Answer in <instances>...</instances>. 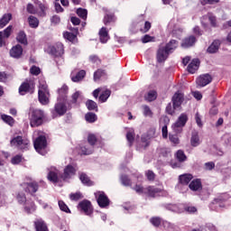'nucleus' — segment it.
Listing matches in <instances>:
<instances>
[{"label": "nucleus", "mask_w": 231, "mask_h": 231, "mask_svg": "<svg viewBox=\"0 0 231 231\" xmlns=\"http://www.w3.org/2000/svg\"><path fill=\"white\" fill-rule=\"evenodd\" d=\"M36 231H48V226L42 219H38L34 222Z\"/></svg>", "instance_id": "nucleus-30"}, {"label": "nucleus", "mask_w": 231, "mask_h": 231, "mask_svg": "<svg viewBox=\"0 0 231 231\" xmlns=\"http://www.w3.org/2000/svg\"><path fill=\"white\" fill-rule=\"evenodd\" d=\"M137 194H147V188H143L141 185H135V187L133 188Z\"/></svg>", "instance_id": "nucleus-44"}, {"label": "nucleus", "mask_w": 231, "mask_h": 231, "mask_svg": "<svg viewBox=\"0 0 231 231\" xmlns=\"http://www.w3.org/2000/svg\"><path fill=\"white\" fill-rule=\"evenodd\" d=\"M143 111L144 116H152V111H151V108L148 106H143Z\"/></svg>", "instance_id": "nucleus-56"}, {"label": "nucleus", "mask_w": 231, "mask_h": 231, "mask_svg": "<svg viewBox=\"0 0 231 231\" xmlns=\"http://www.w3.org/2000/svg\"><path fill=\"white\" fill-rule=\"evenodd\" d=\"M88 142L91 145H95V143H97V136L95 134H88Z\"/></svg>", "instance_id": "nucleus-57"}, {"label": "nucleus", "mask_w": 231, "mask_h": 231, "mask_svg": "<svg viewBox=\"0 0 231 231\" xmlns=\"http://www.w3.org/2000/svg\"><path fill=\"white\" fill-rule=\"evenodd\" d=\"M176 158L179 160V162H185L187 160V155H185V152L183 151L179 150L176 152Z\"/></svg>", "instance_id": "nucleus-42"}, {"label": "nucleus", "mask_w": 231, "mask_h": 231, "mask_svg": "<svg viewBox=\"0 0 231 231\" xmlns=\"http://www.w3.org/2000/svg\"><path fill=\"white\" fill-rule=\"evenodd\" d=\"M169 138L171 143H174L175 145H178V143H180V139L178 138V135L170 134Z\"/></svg>", "instance_id": "nucleus-59"}, {"label": "nucleus", "mask_w": 231, "mask_h": 231, "mask_svg": "<svg viewBox=\"0 0 231 231\" xmlns=\"http://www.w3.org/2000/svg\"><path fill=\"white\" fill-rule=\"evenodd\" d=\"M70 32H65L63 33L64 39L67 41H69V42H72V44H77L79 42V38H77V35H79V28H70Z\"/></svg>", "instance_id": "nucleus-9"}, {"label": "nucleus", "mask_w": 231, "mask_h": 231, "mask_svg": "<svg viewBox=\"0 0 231 231\" xmlns=\"http://www.w3.org/2000/svg\"><path fill=\"white\" fill-rule=\"evenodd\" d=\"M46 136L42 134H40L34 141V149L37 151V152H41L42 149H46Z\"/></svg>", "instance_id": "nucleus-14"}, {"label": "nucleus", "mask_w": 231, "mask_h": 231, "mask_svg": "<svg viewBox=\"0 0 231 231\" xmlns=\"http://www.w3.org/2000/svg\"><path fill=\"white\" fill-rule=\"evenodd\" d=\"M86 106L89 111H95V109L98 108L97 103L91 99H88L86 103Z\"/></svg>", "instance_id": "nucleus-41"}, {"label": "nucleus", "mask_w": 231, "mask_h": 231, "mask_svg": "<svg viewBox=\"0 0 231 231\" xmlns=\"http://www.w3.org/2000/svg\"><path fill=\"white\" fill-rule=\"evenodd\" d=\"M32 75H39L41 73V69L36 66H32L30 69Z\"/></svg>", "instance_id": "nucleus-62"}, {"label": "nucleus", "mask_w": 231, "mask_h": 231, "mask_svg": "<svg viewBox=\"0 0 231 231\" xmlns=\"http://www.w3.org/2000/svg\"><path fill=\"white\" fill-rule=\"evenodd\" d=\"M172 104L174 106V107H178L180 109V107L181 106V104H183V94L180 91L176 92L173 97H172Z\"/></svg>", "instance_id": "nucleus-20"}, {"label": "nucleus", "mask_w": 231, "mask_h": 231, "mask_svg": "<svg viewBox=\"0 0 231 231\" xmlns=\"http://www.w3.org/2000/svg\"><path fill=\"white\" fill-rule=\"evenodd\" d=\"M79 208L82 210L87 216H91L93 214V207L89 200H83L79 202Z\"/></svg>", "instance_id": "nucleus-15"}, {"label": "nucleus", "mask_w": 231, "mask_h": 231, "mask_svg": "<svg viewBox=\"0 0 231 231\" xmlns=\"http://www.w3.org/2000/svg\"><path fill=\"white\" fill-rule=\"evenodd\" d=\"M16 41L20 42V44H23L26 46L28 44V38L26 37V32L24 31H20L16 36Z\"/></svg>", "instance_id": "nucleus-28"}, {"label": "nucleus", "mask_w": 231, "mask_h": 231, "mask_svg": "<svg viewBox=\"0 0 231 231\" xmlns=\"http://www.w3.org/2000/svg\"><path fill=\"white\" fill-rule=\"evenodd\" d=\"M86 77V70H80L76 76L71 78L72 82H80Z\"/></svg>", "instance_id": "nucleus-34"}, {"label": "nucleus", "mask_w": 231, "mask_h": 231, "mask_svg": "<svg viewBox=\"0 0 231 231\" xmlns=\"http://www.w3.org/2000/svg\"><path fill=\"white\" fill-rule=\"evenodd\" d=\"M54 111L57 115L62 116L63 115H66L68 108L63 102H58L54 106Z\"/></svg>", "instance_id": "nucleus-22"}, {"label": "nucleus", "mask_w": 231, "mask_h": 231, "mask_svg": "<svg viewBox=\"0 0 231 231\" xmlns=\"http://www.w3.org/2000/svg\"><path fill=\"white\" fill-rule=\"evenodd\" d=\"M12 32H14V26L12 25H8L4 31L0 32V48L6 46L5 39H9L10 35H12Z\"/></svg>", "instance_id": "nucleus-10"}, {"label": "nucleus", "mask_w": 231, "mask_h": 231, "mask_svg": "<svg viewBox=\"0 0 231 231\" xmlns=\"http://www.w3.org/2000/svg\"><path fill=\"white\" fill-rule=\"evenodd\" d=\"M157 94L154 90H150L144 97L145 100L148 102H152L153 100H156Z\"/></svg>", "instance_id": "nucleus-35"}, {"label": "nucleus", "mask_w": 231, "mask_h": 231, "mask_svg": "<svg viewBox=\"0 0 231 231\" xmlns=\"http://www.w3.org/2000/svg\"><path fill=\"white\" fill-rule=\"evenodd\" d=\"M146 178L149 180V181H153L156 175H154V172L152 171H146Z\"/></svg>", "instance_id": "nucleus-61"}, {"label": "nucleus", "mask_w": 231, "mask_h": 231, "mask_svg": "<svg viewBox=\"0 0 231 231\" xmlns=\"http://www.w3.org/2000/svg\"><path fill=\"white\" fill-rule=\"evenodd\" d=\"M22 186L25 192H29V194H35L39 190V184L35 181L24 182Z\"/></svg>", "instance_id": "nucleus-19"}, {"label": "nucleus", "mask_w": 231, "mask_h": 231, "mask_svg": "<svg viewBox=\"0 0 231 231\" xmlns=\"http://www.w3.org/2000/svg\"><path fill=\"white\" fill-rule=\"evenodd\" d=\"M180 46V42L171 40L164 47H160L157 51V59H169V55L174 53Z\"/></svg>", "instance_id": "nucleus-1"}, {"label": "nucleus", "mask_w": 231, "mask_h": 231, "mask_svg": "<svg viewBox=\"0 0 231 231\" xmlns=\"http://www.w3.org/2000/svg\"><path fill=\"white\" fill-rule=\"evenodd\" d=\"M10 144L12 147H16V149L23 151L24 149H28L30 141L21 135H17L10 141Z\"/></svg>", "instance_id": "nucleus-3"}, {"label": "nucleus", "mask_w": 231, "mask_h": 231, "mask_svg": "<svg viewBox=\"0 0 231 231\" xmlns=\"http://www.w3.org/2000/svg\"><path fill=\"white\" fill-rule=\"evenodd\" d=\"M21 162H23V156H21V155H16L14 157H13L11 160V162L13 163V165H17V164L21 163Z\"/></svg>", "instance_id": "nucleus-55"}, {"label": "nucleus", "mask_w": 231, "mask_h": 231, "mask_svg": "<svg viewBox=\"0 0 231 231\" xmlns=\"http://www.w3.org/2000/svg\"><path fill=\"white\" fill-rule=\"evenodd\" d=\"M192 178H193L192 174H189V173L182 174L179 177L180 183H181V185H189Z\"/></svg>", "instance_id": "nucleus-29"}, {"label": "nucleus", "mask_w": 231, "mask_h": 231, "mask_svg": "<svg viewBox=\"0 0 231 231\" xmlns=\"http://www.w3.org/2000/svg\"><path fill=\"white\" fill-rule=\"evenodd\" d=\"M39 8L41 10L39 15L41 17H46V10H48V7L44 4H39Z\"/></svg>", "instance_id": "nucleus-49"}, {"label": "nucleus", "mask_w": 231, "mask_h": 231, "mask_svg": "<svg viewBox=\"0 0 231 231\" xmlns=\"http://www.w3.org/2000/svg\"><path fill=\"white\" fill-rule=\"evenodd\" d=\"M182 64L184 66H187L188 64V71L189 73L194 74L199 69V64H201V61H199V59H183Z\"/></svg>", "instance_id": "nucleus-4"}, {"label": "nucleus", "mask_w": 231, "mask_h": 231, "mask_svg": "<svg viewBox=\"0 0 231 231\" xmlns=\"http://www.w3.org/2000/svg\"><path fill=\"white\" fill-rule=\"evenodd\" d=\"M2 120H4V122H5V124H8L9 125H14V117L10 116L3 115Z\"/></svg>", "instance_id": "nucleus-46"}, {"label": "nucleus", "mask_w": 231, "mask_h": 231, "mask_svg": "<svg viewBox=\"0 0 231 231\" xmlns=\"http://www.w3.org/2000/svg\"><path fill=\"white\" fill-rule=\"evenodd\" d=\"M155 41L156 38L149 34H145L141 38V42H143V44H147V42H154Z\"/></svg>", "instance_id": "nucleus-36"}, {"label": "nucleus", "mask_w": 231, "mask_h": 231, "mask_svg": "<svg viewBox=\"0 0 231 231\" xmlns=\"http://www.w3.org/2000/svg\"><path fill=\"white\" fill-rule=\"evenodd\" d=\"M79 180L84 185H87L88 187H91V185H93V181L89 180V177H88L86 173H81L79 175Z\"/></svg>", "instance_id": "nucleus-33"}, {"label": "nucleus", "mask_w": 231, "mask_h": 231, "mask_svg": "<svg viewBox=\"0 0 231 231\" xmlns=\"http://www.w3.org/2000/svg\"><path fill=\"white\" fill-rule=\"evenodd\" d=\"M85 118H86L87 122H89L90 124H93V122L97 121V115H95L93 113H88L85 116Z\"/></svg>", "instance_id": "nucleus-45"}, {"label": "nucleus", "mask_w": 231, "mask_h": 231, "mask_svg": "<svg viewBox=\"0 0 231 231\" xmlns=\"http://www.w3.org/2000/svg\"><path fill=\"white\" fill-rule=\"evenodd\" d=\"M103 23L105 26H111V24H115L116 23V15H115V13L106 11Z\"/></svg>", "instance_id": "nucleus-18"}, {"label": "nucleus", "mask_w": 231, "mask_h": 231, "mask_svg": "<svg viewBox=\"0 0 231 231\" xmlns=\"http://www.w3.org/2000/svg\"><path fill=\"white\" fill-rule=\"evenodd\" d=\"M69 198L72 201H79V199H82V193L80 192L71 193L69 195Z\"/></svg>", "instance_id": "nucleus-51"}, {"label": "nucleus", "mask_w": 231, "mask_h": 231, "mask_svg": "<svg viewBox=\"0 0 231 231\" xmlns=\"http://www.w3.org/2000/svg\"><path fill=\"white\" fill-rule=\"evenodd\" d=\"M109 97H111V90L106 89L99 96V100L100 102H106Z\"/></svg>", "instance_id": "nucleus-39"}, {"label": "nucleus", "mask_w": 231, "mask_h": 231, "mask_svg": "<svg viewBox=\"0 0 231 231\" xmlns=\"http://www.w3.org/2000/svg\"><path fill=\"white\" fill-rule=\"evenodd\" d=\"M98 35H99V41L103 44H106V42L109 41V32H107V29L106 27H102L99 30Z\"/></svg>", "instance_id": "nucleus-23"}, {"label": "nucleus", "mask_w": 231, "mask_h": 231, "mask_svg": "<svg viewBox=\"0 0 231 231\" xmlns=\"http://www.w3.org/2000/svg\"><path fill=\"white\" fill-rule=\"evenodd\" d=\"M126 140L129 143V146L133 145V142H134V132H128L126 134Z\"/></svg>", "instance_id": "nucleus-50"}, {"label": "nucleus", "mask_w": 231, "mask_h": 231, "mask_svg": "<svg viewBox=\"0 0 231 231\" xmlns=\"http://www.w3.org/2000/svg\"><path fill=\"white\" fill-rule=\"evenodd\" d=\"M175 109H179L178 107H174V103L172 104H168V106H166V112L168 113V115H174V110Z\"/></svg>", "instance_id": "nucleus-54"}, {"label": "nucleus", "mask_w": 231, "mask_h": 231, "mask_svg": "<svg viewBox=\"0 0 231 231\" xmlns=\"http://www.w3.org/2000/svg\"><path fill=\"white\" fill-rule=\"evenodd\" d=\"M95 196H96V198L97 199V203H98L99 207H101V208H105V207L109 206V199L107 198L106 193H104V191H97L95 193Z\"/></svg>", "instance_id": "nucleus-11"}, {"label": "nucleus", "mask_w": 231, "mask_h": 231, "mask_svg": "<svg viewBox=\"0 0 231 231\" xmlns=\"http://www.w3.org/2000/svg\"><path fill=\"white\" fill-rule=\"evenodd\" d=\"M30 28H39V19L33 15L28 17Z\"/></svg>", "instance_id": "nucleus-31"}, {"label": "nucleus", "mask_w": 231, "mask_h": 231, "mask_svg": "<svg viewBox=\"0 0 231 231\" xmlns=\"http://www.w3.org/2000/svg\"><path fill=\"white\" fill-rule=\"evenodd\" d=\"M120 180L122 185H124L125 187H131L132 182H131V179L129 177H127L126 175H122L120 177Z\"/></svg>", "instance_id": "nucleus-40"}, {"label": "nucleus", "mask_w": 231, "mask_h": 231, "mask_svg": "<svg viewBox=\"0 0 231 231\" xmlns=\"http://www.w3.org/2000/svg\"><path fill=\"white\" fill-rule=\"evenodd\" d=\"M210 82H212V76H210V74H203L197 79V84L200 88H205V86H208Z\"/></svg>", "instance_id": "nucleus-17"}, {"label": "nucleus", "mask_w": 231, "mask_h": 231, "mask_svg": "<svg viewBox=\"0 0 231 231\" xmlns=\"http://www.w3.org/2000/svg\"><path fill=\"white\" fill-rule=\"evenodd\" d=\"M190 190H193V192H198L199 190H201V189H203V186L201 184V180L199 179H196L193 180L189 185Z\"/></svg>", "instance_id": "nucleus-24"}, {"label": "nucleus", "mask_w": 231, "mask_h": 231, "mask_svg": "<svg viewBox=\"0 0 231 231\" xmlns=\"http://www.w3.org/2000/svg\"><path fill=\"white\" fill-rule=\"evenodd\" d=\"M189 116H187V114H181L179 116L177 122L172 125L173 131H175V133H180L181 127H185V124H187Z\"/></svg>", "instance_id": "nucleus-7"}, {"label": "nucleus", "mask_w": 231, "mask_h": 231, "mask_svg": "<svg viewBox=\"0 0 231 231\" xmlns=\"http://www.w3.org/2000/svg\"><path fill=\"white\" fill-rule=\"evenodd\" d=\"M77 15L86 21L88 19V10L83 9V8H79L77 9Z\"/></svg>", "instance_id": "nucleus-38"}, {"label": "nucleus", "mask_w": 231, "mask_h": 231, "mask_svg": "<svg viewBox=\"0 0 231 231\" xmlns=\"http://www.w3.org/2000/svg\"><path fill=\"white\" fill-rule=\"evenodd\" d=\"M81 153L82 154H92L93 153V149L92 148H88L86 146L81 147Z\"/></svg>", "instance_id": "nucleus-60"}, {"label": "nucleus", "mask_w": 231, "mask_h": 231, "mask_svg": "<svg viewBox=\"0 0 231 231\" xmlns=\"http://www.w3.org/2000/svg\"><path fill=\"white\" fill-rule=\"evenodd\" d=\"M152 26V25L151 24V22L146 21V22L144 23L143 28H141V29H140V32H141L142 33H147V32H149V30H151Z\"/></svg>", "instance_id": "nucleus-48"}, {"label": "nucleus", "mask_w": 231, "mask_h": 231, "mask_svg": "<svg viewBox=\"0 0 231 231\" xmlns=\"http://www.w3.org/2000/svg\"><path fill=\"white\" fill-rule=\"evenodd\" d=\"M26 10L28 14H32V15H35V14H37V8H35L33 4H28Z\"/></svg>", "instance_id": "nucleus-52"}, {"label": "nucleus", "mask_w": 231, "mask_h": 231, "mask_svg": "<svg viewBox=\"0 0 231 231\" xmlns=\"http://www.w3.org/2000/svg\"><path fill=\"white\" fill-rule=\"evenodd\" d=\"M59 207L60 208V210H62V212H67L69 213V208H68V205H66V203H64V201L60 200L59 201Z\"/></svg>", "instance_id": "nucleus-53"}, {"label": "nucleus", "mask_w": 231, "mask_h": 231, "mask_svg": "<svg viewBox=\"0 0 231 231\" xmlns=\"http://www.w3.org/2000/svg\"><path fill=\"white\" fill-rule=\"evenodd\" d=\"M221 46V42L219 40H215L210 46L208 48V53H217Z\"/></svg>", "instance_id": "nucleus-27"}, {"label": "nucleus", "mask_w": 231, "mask_h": 231, "mask_svg": "<svg viewBox=\"0 0 231 231\" xmlns=\"http://www.w3.org/2000/svg\"><path fill=\"white\" fill-rule=\"evenodd\" d=\"M70 22L72 23V24H74V26H79V24H80V20L77 16H72L70 18Z\"/></svg>", "instance_id": "nucleus-64"}, {"label": "nucleus", "mask_w": 231, "mask_h": 231, "mask_svg": "<svg viewBox=\"0 0 231 231\" xmlns=\"http://www.w3.org/2000/svg\"><path fill=\"white\" fill-rule=\"evenodd\" d=\"M76 172H77V169H75V167H73L72 165H68L65 167L63 174L60 175V178H61V180L66 181V180H69L73 178Z\"/></svg>", "instance_id": "nucleus-13"}, {"label": "nucleus", "mask_w": 231, "mask_h": 231, "mask_svg": "<svg viewBox=\"0 0 231 231\" xmlns=\"http://www.w3.org/2000/svg\"><path fill=\"white\" fill-rule=\"evenodd\" d=\"M38 98L39 102H41L42 106L50 104V90H48V85L44 80L40 81Z\"/></svg>", "instance_id": "nucleus-2"}, {"label": "nucleus", "mask_w": 231, "mask_h": 231, "mask_svg": "<svg viewBox=\"0 0 231 231\" xmlns=\"http://www.w3.org/2000/svg\"><path fill=\"white\" fill-rule=\"evenodd\" d=\"M48 180L51 181L52 183H58L60 171L57 170V168L51 166L48 169Z\"/></svg>", "instance_id": "nucleus-16"}, {"label": "nucleus", "mask_w": 231, "mask_h": 231, "mask_svg": "<svg viewBox=\"0 0 231 231\" xmlns=\"http://www.w3.org/2000/svg\"><path fill=\"white\" fill-rule=\"evenodd\" d=\"M10 55L14 59H19L23 55V46L21 44L14 46L10 51Z\"/></svg>", "instance_id": "nucleus-21"}, {"label": "nucleus", "mask_w": 231, "mask_h": 231, "mask_svg": "<svg viewBox=\"0 0 231 231\" xmlns=\"http://www.w3.org/2000/svg\"><path fill=\"white\" fill-rule=\"evenodd\" d=\"M12 19V14L8 13V14H5L2 18H0V30H3V28H5V26H6V24H8V23H10Z\"/></svg>", "instance_id": "nucleus-26"}, {"label": "nucleus", "mask_w": 231, "mask_h": 231, "mask_svg": "<svg viewBox=\"0 0 231 231\" xmlns=\"http://www.w3.org/2000/svg\"><path fill=\"white\" fill-rule=\"evenodd\" d=\"M49 53L50 55H52V57H62V55H64V45L60 43L55 46H50Z\"/></svg>", "instance_id": "nucleus-12"}, {"label": "nucleus", "mask_w": 231, "mask_h": 231, "mask_svg": "<svg viewBox=\"0 0 231 231\" xmlns=\"http://www.w3.org/2000/svg\"><path fill=\"white\" fill-rule=\"evenodd\" d=\"M44 113L42 110H33L31 116V127H39L42 124Z\"/></svg>", "instance_id": "nucleus-5"}, {"label": "nucleus", "mask_w": 231, "mask_h": 231, "mask_svg": "<svg viewBox=\"0 0 231 231\" xmlns=\"http://www.w3.org/2000/svg\"><path fill=\"white\" fill-rule=\"evenodd\" d=\"M196 42H198V38H196L194 35H189L182 39L180 46L184 50H189V48H193V46H196Z\"/></svg>", "instance_id": "nucleus-6"}, {"label": "nucleus", "mask_w": 231, "mask_h": 231, "mask_svg": "<svg viewBox=\"0 0 231 231\" xmlns=\"http://www.w3.org/2000/svg\"><path fill=\"white\" fill-rule=\"evenodd\" d=\"M190 143L192 147H198L199 143H201V140H199V135L195 132L191 135Z\"/></svg>", "instance_id": "nucleus-32"}, {"label": "nucleus", "mask_w": 231, "mask_h": 231, "mask_svg": "<svg viewBox=\"0 0 231 231\" xmlns=\"http://www.w3.org/2000/svg\"><path fill=\"white\" fill-rule=\"evenodd\" d=\"M160 192H162V189L152 187V186H149L146 188V193L147 196H150V198H155V196H158V194H160Z\"/></svg>", "instance_id": "nucleus-25"}, {"label": "nucleus", "mask_w": 231, "mask_h": 231, "mask_svg": "<svg viewBox=\"0 0 231 231\" xmlns=\"http://www.w3.org/2000/svg\"><path fill=\"white\" fill-rule=\"evenodd\" d=\"M151 223L153 226H160L162 224V219L160 217H152L151 218Z\"/></svg>", "instance_id": "nucleus-58"}, {"label": "nucleus", "mask_w": 231, "mask_h": 231, "mask_svg": "<svg viewBox=\"0 0 231 231\" xmlns=\"http://www.w3.org/2000/svg\"><path fill=\"white\" fill-rule=\"evenodd\" d=\"M68 86L64 85L61 87V88H60L58 90V93L60 95V97H61V98H64V97H66V95H68Z\"/></svg>", "instance_id": "nucleus-47"}, {"label": "nucleus", "mask_w": 231, "mask_h": 231, "mask_svg": "<svg viewBox=\"0 0 231 231\" xmlns=\"http://www.w3.org/2000/svg\"><path fill=\"white\" fill-rule=\"evenodd\" d=\"M35 91V83L33 81H26L19 88L20 95H26V93H33Z\"/></svg>", "instance_id": "nucleus-8"}, {"label": "nucleus", "mask_w": 231, "mask_h": 231, "mask_svg": "<svg viewBox=\"0 0 231 231\" xmlns=\"http://www.w3.org/2000/svg\"><path fill=\"white\" fill-rule=\"evenodd\" d=\"M17 200L19 201V203L26 202V196L24 195V193H18Z\"/></svg>", "instance_id": "nucleus-63"}, {"label": "nucleus", "mask_w": 231, "mask_h": 231, "mask_svg": "<svg viewBox=\"0 0 231 231\" xmlns=\"http://www.w3.org/2000/svg\"><path fill=\"white\" fill-rule=\"evenodd\" d=\"M51 24L52 26H57V24H60V16L54 14L51 17Z\"/></svg>", "instance_id": "nucleus-43"}, {"label": "nucleus", "mask_w": 231, "mask_h": 231, "mask_svg": "<svg viewBox=\"0 0 231 231\" xmlns=\"http://www.w3.org/2000/svg\"><path fill=\"white\" fill-rule=\"evenodd\" d=\"M106 75V70L97 69L96 72H94V81L98 82L102 77Z\"/></svg>", "instance_id": "nucleus-37"}]
</instances>
